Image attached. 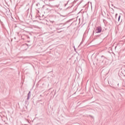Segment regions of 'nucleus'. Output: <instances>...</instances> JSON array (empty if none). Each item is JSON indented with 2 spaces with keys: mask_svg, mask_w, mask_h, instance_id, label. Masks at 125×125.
I'll return each instance as SVG.
<instances>
[{
  "mask_svg": "<svg viewBox=\"0 0 125 125\" xmlns=\"http://www.w3.org/2000/svg\"><path fill=\"white\" fill-rule=\"evenodd\" d=\"M102 32V27L101 26H98L96 28V33H99Z\"/></svg>",
  "mask_w": 125,
  "mask_h": 125,
  "instance_id": "nucleus-1",
  "label": "nucleus"
},
{
  "mask_svg": "<svg viewBox=\"0 0 125 125\" xmlns=\"http://www.w3.org/2000/svg\"><path fill=\"white\" fill-rule=\"evenodd\" d=\"M121 18V16H119V18H118V21H120V19Z\"/></svg>",
  "mask_w": 125,
  "mask_h": 125,
  "instance_id": "nucleus-2",
  "label": "nucleus"
},
{
  "mask_svg": "<svg viewBox=\"0 0 125 125\" xmlns=\"http://www.w3.org/2000/svg\"><path fill=\"white\" fill-rule=\"evenodd\" d=\"M117 15H118V14H116V17H117Z\"/></svg>",
  "mask_w": 125,
  "mask_h": 125,
  "instance_id": "nucleus-3",
  "label": "nucleus"
}]
</instances>
